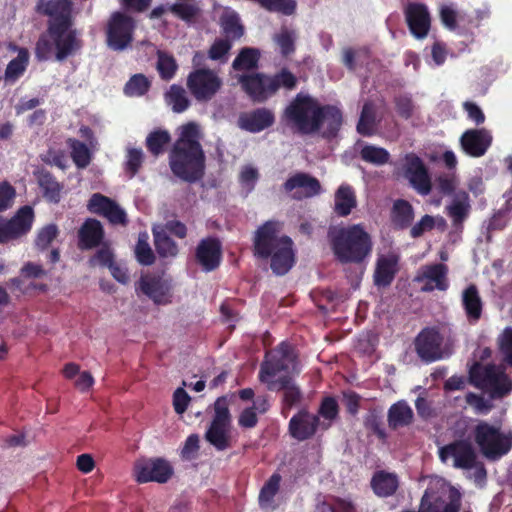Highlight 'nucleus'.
Listing matches in <instances>:
<instances>
[{
	"mask_svg": "<svg viewBox=\"0 0 512 512\" xmlns=\"http://www.w3.org/2000/svg\"><path fill=\"white\" fill-rule=\"evenodd\" d=\"M87 209L94 214L106 217L112 224H125V211L112 199L94 193L87 203Z\"/></svg>",
	"mask_w": 512,
	"mask_h": 512,
	"instance_id": "412c9836",
	"label": "nucleus"
},
{
	"mask_svg": "<svg viewBox=\"0 0 512 512\" xmlns=\"http://www.w3.org/2000/svg\"><path fill=\"white\" fill-rule=\"evenodd\" d=\"M469 374L472 383L488 392L491 398H501L512 391V381L500 366L476 363Z\"/></svg>",
	"mask_w": 512,
	"mask_h": 512,
	"instance_id": "6e6552de",
	"label": "nucleus"
},
{
	"mask_svg": "<svg viewBox=\"0 0 512 512\" xmlns=\"http://www.w3.org/2000/svg\"><path fill=\"white\" fill-rule=\"evenodd\" d=\"M406 21L411 34L417 39L427 37L431 27V16L426 5L410 3L405 8Z\"/></svg>",
	"mask_w": 512,
	"mask_h": 512,
	"instance_id": "6ab92c4d",
	"label": "nucleus"
},
{
	"mask_svg": "<svg viewBox=\"0 0 512 512\" xmlns=\"http://www.w3.org/2000/svg\"><path fill=\"white\" fill-rule=\"evenodd\" d=\"M472 437L481 454L490 461H498L512 449V431L480 420L472 430Z\"/></svg>",
	"mask_w": 512,
	"mask_h": 512,
	"instance_id": "39448f33",
	"label": "nucleus"
},
{
	"mask_svg": "<svg viewBox=\"0 0 512 512\" xmlns=\"http://www.w3.org/2000/svg\"><path fill=\"white\" fill-rule=\"evenodd\" d=\"M231 48V43L227 39L217 40L209 51V57L212 60H222Z\"/></svg>",
	"mask_w": 512,
	"mask_h": 512,
	"instance_id": "338daca9",
	"label": "nucleus"
},
{
	"mask_svg": "<svg viewBox=\"0 0 512 512\" xmlns=\"http://www.w3.org/2000/svg\"><path fill=\"white\" fill-rule=\"evenodd\" d=\"M333 252L341 262H361L372 251L369 233L360 224L335 227L329 231Z\"/></svg>",
	"mask_w": 512,
	"mask_h": 512,
	"instance_id": "20e7f679",
	"label": "nucleus"
},
{
	"mask_svg": "<svg viewBox=\"0 0 512 512\" xmlns=\"http://www.w3.org/2000/svg\"><path fill=\"white\" fill-rule=\"evenodd\" d=\"M136 289L157 305H166L172 301V282L166 276L143 275Z\"/></svg>",
	"mask_w": 512,
	"mask_h": 512,
	"instance_id": "ddd939ff",
	"label": "nucleus"
},
{
	"mask_svg": "<svg viewBox=\"0 0 512 512\" xmlns=\"http://www.w3.org/2000/svg\"><path fill=\"white\" fill-rule=\"evenodd\" d=\"M171 11L185 21H191L198 12L194 5L177 3L171 6Z\"/></svg>",
	"mask_w": 512,
	"mask_h": 512,
	"instance_id": "774afa93",
	"label": "nucleus"
},
{
	"mask_svg": "<svg viewBox=\"0 0 512 512\" xmlns=\"http://www.w3.org/2000/svg\"><path fill=\"white\" fill-rule=\"evenodd\" d=\"M239 81L246 93L256 102L265 101L278 89L277 80L261 74L241 76Z\"/></svg>",
	"mask_w": 512,
	"mask_h": 512,
	"instance_id": "f3484780",
	"label": "nucleus"
},
{
	"mask_svg": "<svg viewBox=\"0 0 512 512\" xmlns=\"http://www.w3.org/2000/svg\"><path fill=\"white\" fill-rule=\"evenodd\" d=\"M37 11L50 17V25L69 29L72 0H38Z\"/></svg>",
	"mask_w": 512,
	"mask_h": 512,
	"instance_id": "a211bd4d",
	"label": "nucleus"
},
{
	"mask_svg": "<svg viewBox=\"0 0 512 512\" xmlns=\"http://www.w3.org/2000/svg\"><path fill=\"white\" fill-rule=\"evenodd\" d=\"M143 151L141 148L128 146L126 149V169L134 175L143 162Z\"/></svg>",
	"mask_w": 512,
	"mask_h": 512,
	"instance_id": "6e6d98bb",
	"label": "nucleus"
},
{
	"mask_svg": "<svg viewBox=\"0 0 512 512\" xmlns=\"http://www.w3.org/2000/svg\"><path fill=\"white\" fill-rule=\"evenodd\" d=\"M148 234L141 233L135 248L137 260L143 265H150L154 261V254L148 243Z\"/></svg>",
	"mask_w": 512,
	"mask_h": 512,
	"instance_id": "8fccbe9b",
	"label": "nucleus"
},
{
	"mask_svg": "<svg viewBox=\"0 0 512 512\" xmlns=\"http://www.w3.org/2000/svg\"><path fill=\"white\" fill-rule=\"evenodd\" d=\"M318 426H320V421L317 416L300 412L290 420L289 428L294 438L304 440L312 436Z\"/></svg>",
	"mask_w": 512,
	"mask_h": 512,
	"instance_id": "bb28decb",
	"label": "nucleus"
},
{
	"mask_svg": "<svg viewBox=\"0 0 512 512\" xmlns=\"http://www.w3.org/2000/svg\"><path fill=\"white\" fill-rule=\"evenodd\" d=\"M103 237V228L96 219H87L79 231V241L82 248H92L98 245Z\"/></svg>",
	"mask_w": 512,
	"mask_h": 512,
	"instance_id": "c85d7f7f",
	"label": "nucleus"
},
{
	"mask_svg": "<svg viewBox=\"0 0 512 512\" xmlns=\"http://www.w3.org/2000/svg\"><path fill=\"white\" fill-rule=\"evenodd\" d=\"M447 266L431 264L421 267L414 278L421 291L430 292L435 289L445 291L448 288Z\"/></svg>",
	"mask_w": 512,
	"mask_h": 512,
	"instance_id": "dca6fc26",
	"label": "nucleus"
},
{
	"mask_svg": "<svg viewBox=\"0 0 512 512\" xmlns=\"http://www.w3.org/2000/svg\"><path fill=\"white\" fill-rule=\"evenodd\" d=\"M449 216L453 219L455 224H460L467 218L470 211V203L468 194L465 191H458L447 207Z\"/></svg>",
	"mask_w": 512,
	"mask_h": 512,
	"instance_id": "72a5a7b5",
	"label": "nucleus"
},
{
	"mask_svg": "<svg viewBox=\"0 0 512 512\" xmlns=\"http://www.w3.org/2000/svg\"><path fill=\"white\" fill-rule=\"evenodd\" d=\"M412 417V409L405 402H398L389 410V423L393 427L409 424Z\"/></svg>",
	"mask_w": 512,
	"mask_h": 512,
	"instance_id": "a19ab883",
	"label": "nucleus"
},
{
	"mask_svg": "<svg viewBox=\"0 0 512 512\" xmlns=\"http://www.w3.org/2000/svg\"><path fill=\"white\" fill-rule=\"evenodd\" d=\"M259 60V52L253 48H244L233 61L235 70H250L256 67Z\"/></svg>",
	"mask_w": 512,
	"mask_h": 512,
	"instance_id": "de8ad7c7",
	"label": "nucleus"
},
{
	"mask_svg": "<svg viewBox=\"0 0 512 512\" xmlns=\"http://www.w3.org/2000/svg\"><path fill=\"white\" fill-rule=\"evenodd\" d=\"M76 47V38L71 30L49 25L48 32L42 35L37 42L36 56L39 60H47L55 53L57 60L61 61L69 56Z\"/></svg>",
	"mask_w": 512,
	"mask_h": 512,
	"instance_id": "0eeeda50",
	"label": "nucleus"
},
{
	"mask_svg": "<svg viewBox=\"0 0 512 512\" xmlns=\"http://www.w3.org/2000/svg\"><path fill=\"white\" fill-rule=\"evenodd\" d=\"M221 27L227 38L237 39L243 34L238 15L232 10H224L221 15Z\"/></svg>",
	"mask_w": 512,
	"mask_h": 512,
	"instance_id": "58836bf2",
	"label": "nucleus"
},
{
	"mask_svg": "<svg viewBox=\"0 0 512 512\" xmlns=\"http://www.w3.org/2000/svg\"><path fill=\"white\" fill-rule=\"evenodd\" d=\"M463 109L467 114L469 120L474 122L476 125H480L485 121V115L482 109L472 101H466L463 103Z\"/></svg>",
	"mask_w": 512,
	"mask_h": 512,
	"instance_id": "e2e57ef3",
	"label": "nucleus"
},
{
	"mask_svg": "<svg viewBox=\"0 0 512 512\" xmlns=\"http://www.w3.org/2000/svg\"><path fill=\"white\" fill-rule=\"evenodd\" d=\"M29 62V53L26 49L18 50L16 58L12 59L5 70L4 81L6 84L15 83L25 72Z\"/></svg>",
	"mask_w": 512,
	"mask_h": 512,
	"instance_id": "473e14b6",
	"label": "nucleus"
},
{
	"mask_svg": "<svg viewBox=\"0 0 512 512\" xmlns=\"http://www.w3.org/2000/svg\"><path fill=\"white\" fill-rule=\"evenodd\" d=\"M215 415L206 432L207 441L218 450L229 447L231 416L225 397L218 398L214 404Z\"/></svg>",
	"mask_w": 512,
	"mask_h": 512,
	"instance_id": "9d476101",
	"label": "nucleus"
},
{
	"mask_svg": "<svg viewBox=\"0 0 512 512\" xmlns=\"http://www.w3.org/2000/svg\"><path fill=\"white\" fill-rule=\"evenodd\" d=\"M170 136L166 131H154L146 139L148 149L158 155L163 151L164 146L169 142Z\"/></svg>",
	"mask_w": 512,
	"mask_h": 512,
	"instance_id": "603ef678",
	"label": "nucleus"
},
{
	"mask_svg": "<svg viewBox=\"0 0 512 512\" xmlns=\"http://www.w3.org/2000/svg\"><path fill=\"white\" fill-rule=\"evenodd\" d=\"M296 355L291 345L282 342L266 355L262 363L259 379L269 390H284V403L291 407L300 398L299 389L292 381V375L298 373Z\"/></svg>",
	"mask_w": 512,
	"mask_h": 512,
	"instance_id": "f257e3e1",
	"label": "nucleus"
},
{
	"mask_svg": "<svg viewBox=\"0 0 512 512\" xmlns=\"http://www.w3.org/2000/svg\"><path fill=\"white\" fill-rule=\"evenodd\" d=\"M258 170L254 166L248 164L242 167L239 174L241 187L246 192H251L258 181Z\"/></svg>",
	"mask_w": 512,
	"mask_h": 512,
	"instance_id": "5fc2aeb1",
	"label": "nucleus"
},
{
	"mask_svg": "<svg viewBox=\"0 0 512 512\" xmlns=\"http://www.w3.org/2000/svg\"><path fill=\"white\" fill-rule=\"evenodd\" d=\"M179 131V139L170 155V167L177 177L195 181L204 170V154L199 144L200 128L190 122L181 126Z\"/></svg>",
	"mask_w": 512,
	"mask_h": 512,
	"instance_id": "f03ea898",
	"label": "nucleus"
},
{
	"mask_svg": "<svg viewBox=\"0 0 512 512\" xmlns=\"http://www.w3.org/2000/svg\"><path fill=\"white\" fill-rule=\"evenodd\" d=\"M135 21L123 12L111 14L106 26V43L114 51H123L133 40Z\"/></svg>",
	"mask_w": 512,
	"mask_h": 512,
	"instance_id": "1a4fd4ad",
	"label": "nucleus"
},
{
	"mask_svg": "<svg viewBox=\"0 0 512 512\" xmlns=\"http://www.w3.org/2000/svg\"><path fill=\"white\" fill-rule=\"evenodd\" d=\"M466 402L479 414H487L492 409L490 400H486L482 396L474 393L467 394Z\"/></svg>",
	"mask_w": 512,
	"mask_h": 512,
	"instance_id": "052dcab7",
	"label": "nucleus"
},
{
	"mask_svg": "<svg viewBox=\"0 0 512 512\" xmlns=\"http://www.w3.org/2000/svg\"><path fill=\"white\" fill-rule=\"evenodd\" d=\"M295 33L288 29H282L276 36L275 41L283 55H288L294 51Z\"/></svg>",
	"mask_w": 512,
	"mask_h": 512,
	"instance_id": "4d7b16f0",
	"label": "nucleus"
},
{
	"mask_svg": "<svg viewBox=\"0 0 512 512\" xmlns=\"http://www.w3.org/2000/svg\"><path fill=\"white\" fill-rule=\"evenodd\" d=\"M463 151L472 157L483 156L492 143L490 131L482 129H469L460 138Z\"/></svg>",
	"mask_w": 512,
	"mask_h": 512,
	"instance_id": "5701e85b",
	"label": "nucleus"
},
{
	"mask_svg": "<svg viewBox=\"0 0 512 512\" xmlns=\"http://www.w3.org/2000/svg\"><path fill=\"white\" fill-rule=\"evenodd\" d=\"M361 157L364 161L373 165H383L389 160V152L378 146L364 145L361 149Z\"/></svg>",
	"mask_w": 512,
	"mask_h": 512,
	"instance_id": "c03bdc74",
	"label": "nucleus"
},
{
	"mask_svg": "<svg viewBox=\"0 0 512 512\" xmlns=\"http://www.w3.org/2000/svg\"><path fill=\"white\" fill-rule=\"evenodd\" d=\"M319 118V130L326 136L334 135L342 123L340 110L333 106L321 107Z\"/></svg>",
	"mask_w": 512,
	"mask_h": 512,
	"instance_id": "7c9ffc66",
	"label": "nucleus"
},
{
	"mask_svg": "<svg viewBox=\"0 0 512 512\" xmlns=\"http://www.w3.org/2000/svg\"><path fill=\"white\" fill-rule=\"evenodd\" d=\"M34 213L31 207L24 206L10 220L0 218V243L8 242L27 233L32 226Z\"/></svg>",
	"mask_w": 512,
	"mask_h": 512,
	"instance_id": "2eb2a0df",
	"label": "nucleus"
},
{
	"mask_svg": "<svg viewBox=\"0 0 512 512\" xmlns=\"http://www.w3.org/2000/svg\"><path fill=\"white\" fill-rule=\"evenodd\" d=\"M442 337L434 329L423 330L416 338V351L421 359L432 362L444 356Z\"/></svg>",
	"mask_w": 512,
	"mask_h": 512,
	"instance_id": "4be33fe9",
	"label": "nucleus"
},
{
	"mask_svg": "<svg viewBox=\"0 0 512 512\" xmlns=\"http://www.w3.org/2000/svg\"><path fill=\"white\" fill-rule=\"evenodd\" d=\"M71 155L74 163L79 168H85L91 161V151L84 143L78 140H69Z\"/></svg>",
	"mask_w": 512,
	"mask_h": 512,
	"instance_id": "49530a36",
	"label": "nucleus"
},
{
	"mask_svg": "<svg viewBox=\"0 0 512 512\" xmlns=\"http://www.w3.org/2000/svg\"><path fill=\"white\" fill-rule=\"evenodd\" d=\"M177 65L170 55L159 52L158 53V62L157 69L164 79H170L173 77L176 71Z\"/></svg>",
	"mask_w": 512,
	"mask_h": 512,
	"instance_id": "13d9d810",
	"label": "nucleus"
},
{
	"mask_svg": "<svg viewBox=\"0 0 512 512\" xmlns=\"http://www.w3.org/2000/svg\"><path fill=\"white\" fill-rule=\"evenodd\" d=\"M254 255L271 258V269L276 275L286 274L295 261L292 241L281 234L279 222L268 221L259 227L254 236Z\"/></svg>",
	"mask_w": 512,
	"mask_h": 512,
	"instance_id": "7ed1b4c3",
	"label": "nucleus"
},
{
	"mask_svg": "<svg viewBox=\"0 0 512 512\" xmlns=\"http://www.w3.org/2000/svg\"><path fill=\"white\" fill-rule=\"evenodd\" d=\"M321 106L308 95L299 94L286 108L285 116L290 125L303 134L319 130Z\"/></svg>",
	"mask_w": 512,
	"mask_h": 512,
	"instance_id": "423d86ee",
	"label": "nucleus"
},
{
	"mask_svg": "<svg viewBox=\"0 0 512 512\" xmlns=\"http://www.w3.org/2000/svg\"><path fill=\"white\" fill-rule=\"evenodd\" d=\"M439 457L442 462L453 467L470 470L475 466L477 455L469 443L459 441L440 448Z\"/></svg>",
	"mask_w": 512,
	"mask_h": 512,
	"instance_id": "4468645a",
	"label": "nucleus"
},
{
	"mask_svg": "<svg viewBox=\"0 0 512 512\" xmlns=\"http://www.w3.org/2000/svg\"><path fill=\"white\" fill-rule=\"evenodd\" d=\"M187 86L197 100L208 101L220 90L222 80L215 71L200 68L189 74Z\"/></svg>",
	"mask_w": 512,
	"mask_h": 512,
	"instance_id": "9b49d317",
	"label": "nucleus"
},
{
	"mask_svg": "<svg viewBox=\"0 0 512 512\" xmlns=\"http://www.w3.org/2000/svg\"><path fill=\"white\" fill-rule=\"evenodd\" d=\"M15 198V190L8 183L0 184V211H4L12 206Z\"/></svg>",
	"mask_w": 512,
	"mask_h": 512,
	"instance_id": "0e129e2a",
	"label": "nucleus"
},
{
	"mask_svg": "<svg viewBox=\"0 0 512 512\" xmlns=\"http://www.w3.org/2000/svg\"><path fill=\"white\" fill-rule=\"evenodd\" d=\"M462 305L470 323H475L480 319L482 314V301L474 285L468 286L462 292Z\"/></svg>",
	"mask_w": 512,
	"mask_h": 512,
	"instance_id": "cd10ccee",
	"label": "nucleus"
},
{
	"mask_svg": "<svg viewBox=\"0 0 512 512\" xmlns=\"http://www.w3.org/2000/svg\"><path fill=\"white\" fill-rule=\"evenodd\" d=\"M375 126V107L372 103H366L363 107L357 130L360 134L369 136L375 132Z\"/></svg>",
	"mask_w": 512,
	"mask_h": 512,
	"instance_id": "37998d69",
	"label": "nucleus"
},
{
	"mask_svg": "<svg viewBox=\"0 0 512 512\" xmlns=\"http://www.w3.org/2000/svg\"><path fill=\"white\" fill-rule=\"evenodd\" d=\"M439 16L443 26L456 34L463 36L467 31L460 26L462 15L453 4H442L439 8Z\"/></svg>",
	"mask_w": 512,
	"mask_h": 512,
	"instance_id": "2f4dec72",
	"label": "nucleus"
},
{
	"mask_svg": "<svg viewBox=\"0 0 512 512\" xmlns=\"http://www.w3.org/2000/svg\"><path fill=\"white\" fill-rule=\"evenodd\" d=\"M353 505L347 500H338L334 507L326 502L317 505L315 512H352Z\"/></svg>",
	"mask_w": 512,
	"mask_h": 512,
	"instance_id": "69168bd1",
	"label": "nucleus"
},
{
	"mask_svg": "<svg viewBox=\"0 0 512 512\" xmlns=\"http://www.w3.org/2000/svg\"><path fill=\"white\" fill-rule=\"evenodd\" d=\"M281 477L273 474L262 487L259 494V503L262 508L272 507L273 500L280 486Z\"/></svg>",
	"mask_w": 512,
	"mask_h": 512,
	"instance_id": "79ce46f5",
	"label": "nucleus"
},
{
	"mask_svg": "<svg viewBox=\"0 0 512 512\" xmlns=\"http://www.w3.org/2000/svg\"><path fill=\"white\" fill-rule=\"evenodd\" d=\"M196 257L205 271L215 269L219 265L221 258L219 241L212 238L202 240L197 247Z\"/></svg>",
	"mask_w": 512,
	"mask_h": 512,
	"instance_id": "a878e982",
	"label": "nucleus"
},
{
	"mask_svg": "<svg viewBox=\"0 0 512 512\" xmlns=\"http://www.w3.org/2000/svg\"><path fill=\"white\" fill-rule=\"evenodd\" d=\"M371 485L378 496L387 497L396 491L398 479L392 473L379 472L374 475Z\"/></svg>",
	"mask_w": 512,
	"mask_h": 512,
	"instance_id": "c9c22d12",
	"label": "nucleus"
},
{
	"mask_svg": "<svg viewBox=\"0 0 512 512\" xmlns=\"http://www.w3.org/2000/svg\"><path fill=\"white\" fill-rule=\"evenodd\" d=\"M414 218L412 206L404 201L398 200L394 203L392 219L395 225L405 228L408 227Z\"/></svg>",
	"mask_w": 512,
	"mask_h": 512,
	"instance_id": "ea45409f",
	"label": "nucleus"
},
{
	"mask_svg": "<svg viewBox=\"0 0 512 512\" xmlns=\"http://www.w3.org/2000/svg\"><path fill=\"white\" fill-rule=\"evenodd\" d=\"M448 57L447 46L440 41H435L430 47V56L426 58V63L431 68L442 66Z\"/></svg>",
	"mask_w": 512,
	"mask_h": 512,
	"instance_id": "3c124183",
	"label": "nucleus"
},
{
	"mask_svg": "<svg viewBox=\"0 0 512 512\" xmlns=\"http://www.w3.org/2000/svg\"><path fill=\"white\" fill-rule=\"evenodd\" d=\"M173 474L170 463L161 458L138 460L134 465V476L138 483L167 482Z\"/></svg>",
	"mask_w": 512,
	"mask_h": 512,
	"instance_id": "f8f14e48",
	"label": "nucleus"
},
{
	"mask_svg": "<svg viewBox=\"0 0 512 512\" xmlns=\"http://www.w3.org/2000/svg\"><path fill=\"white\" fill-rule=\"evenodd\" d=\"M335 211L340 216H347L356 206V197L352 188L341 185L335 193Z\"/></svg>",
	"mask_w": 512,
	"mask_h": 512,
	"instance_id": "f704fd0d",
	"label": "nucleus"
},
{
	"mask_svg": "<svg viewBox=\"0 0 512 512\" xmlns=\"http://www.w3.org/2000/svg\"><path fill=\"white\" fill-rule=\"evenodd\" d=\"M398 257L395 254L380 256L375 271V283L386 286L392 281L396 272Z\"/></svg>",
	"mask_w": 512,
	"mask_h": 512,
	"instance_id": "c756f323",
	"label": "nucleus"
},
{
	"mask_svg": "<svg viewBox=\"0 0 512 512\" xmlns=\"http://www.w3.org/2000/svg\"><path fill=\"white\" fill-rule=\"evenodd\" d=\"M500 350L512 366V327L506 328L499 337Z\"/></svg>",
	"mask_w": 512,
	"mask_h": 512,
	"instance_id": "680f3d73",
	"label": "nucleus"
},
{
	"mask_svg": "<svg viewBox=\"0 0 512 512\" xmlns=\"http://www.w3.org/2000/svg\"><path fill=\"white\" fill-rule=\"evenodd\" d=\"M166 100L175 112H182L187 109L189 100L182 87L173 85L166 94Z\"/></svg>",
	"mask_w": 512,
	"mask_h": 512,
	"instance_id": "09e8293b",
	"label": "nucleus"
},
{
	"mask_svg": "<svg viewBox=\"0 0 512 512\" xmlns=\"http://www.w3.org/2000/svg\"><path fill=\"white\" fill-rule=\"evenodd\" d=\"M37 179L48 201L57 203L60 200L61 192L59 183L48 172L44 171L38 173Z\"/></svg>",
	"mask_w": 512,
	"mask_h": 512,
	"instance_id": "4c0bfd02",
	"label": "nucleus"
},
{
	"mask_svg": "<svg viewBox=\"0 0 512 512\" xmlns=\"http://www.w3.org/2000/svg\"><path fill=\"white\" fill-rule=\"evenodd\" d=\"M153 234L156 249L162 257H175L177 255V245L168 237L162 225H155Z\"/></svg>",
	"mask_w": 512,
	"mask_h": 512,
	"instance_id": "e433bc0d",
	"label": "nucleus"
},
{
	"mask_svg": "<svg viewBox=\"0 0 512 512\" xmlns=\"http://www.w3.org/2000/svg\"><path fill=\"white\" fill-rule=\"evenodd\" d=\"M285 189L294 198L312 197L320 192V183L306 174H297L286 181Z\"/></svg>",
	"mask_w": 512,
	"mask_h": 512,
	"instance_id": "393cba45",
	"label": "nucleus"
},
{
	"mask_svg": "<svg viewBox=\"0 0 512 512\" xmlns=\"http://www.w3.org/2000/svg\"><path fill=\"white\" fill-rule=\"evenodd\" d=\"M57 234H58V229H57L56 225L49 224V225L43 227L38 232V235L36 238V245L41 249L48 247L50 245V243L56 238Z\"/></svg>",
	"mask_w": 512,
	"mask_h": 512,
	"instance_id": "bf43d9fd",
	"label": "nucleus"
},
{
	"mask_svg": "<svg viewBox=\"0 0 512 512\" xmlns=\"http://www.w3.org/2000/svg\"><path fill=\"white\" fill-rule=\"evenodd\" d=\"M150 87L149 79L143 74L133 75L124 87V93L129 97L144 95Z\"/></svg>",
	"mask_w": 512,
	"mask_h": 512,
	"instance_id": "a18cd8bd",
	"label": "nucleus"
},
{
	"mask_svg": "<svg viewBox=\"0 0 512 512\" xmlns=\"http://www.w3.org/2000/svg\"><path fill=\"white\" fill-rule=\"evenodd\" d=\"M275 121L272 111L258 108L253 111L243 112L239 115L237 125L240 129L249 133H259L273 125Z\"/></svg>",
	"mask_w": 512,
	"mask_h": 512,
	"instance_id": "b1692460",
	"label": "nucleus"
},
{
	"mask_svg": "<svg viewBox=\"0 0 512 512\" xmlns=\"http://www.w3.org/2000/svg\"><path fill=\"white\" fill-rule=\"evenodd\" d=\"M405 177L409 180L412 187L420 194L426 195L431 190V182L427 169L419 157L409 154L405 158L404 164Z\"/></svg>",
	"mask_w": 512,
	"mask_h": 512,
	"instance_id": "aec40b11",
	"label": "nucleus"
},
{
	"mask_svg": "<svg viewBox=\"0 0 512 512\" xmlns=\"http://www.w3.org/2000/svg\"><path fill=\"white\" fill-rule=\"evenodd\" d=\"M319 413L320 416L323 418V421L320 422V427H322L323 429H327L331 425L332 420L335 419L338 413L336 401L332 398L324 399L320 407Z\"/></svg>",
	"mask_w": 512,
	"mask_h": 512,
	"instance_id": "864d4df0",
	"label": "nucleus"
}]
</instances>
